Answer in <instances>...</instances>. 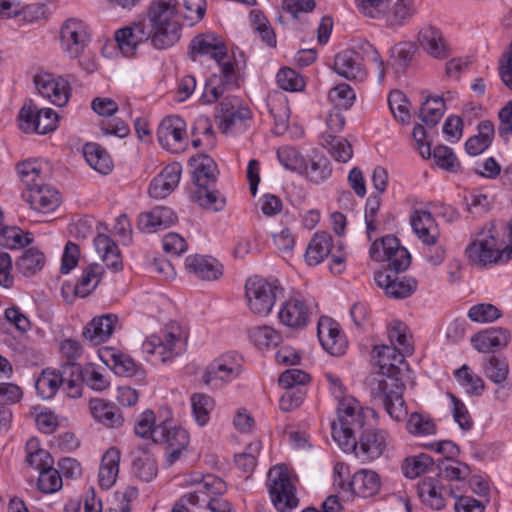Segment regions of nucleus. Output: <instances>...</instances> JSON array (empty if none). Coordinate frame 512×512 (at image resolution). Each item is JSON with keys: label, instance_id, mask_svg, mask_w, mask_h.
Wrapping results in <instances>:
<instances>
[{"label": "nucleus", "instance_id": "nucleus-2", "mask_svg": "<svg viewBox=\"0 0 512 512\" xmlns=\"http://www.w3.org/2000/svg\"><path fill=\"white\" fill-rule=\"evenodd\" d=\"M338 421L331 424L332 437L344 452L355 447V439L368 429V418L374 416V410L362 408L354 398H343L337 408Z\"/></svg>", "mask_w": 512, "mask_h": 512}, {"label": "nucleus", "instance_id": "nucleus-35", "mask_svg": "<svg viewBox=\"0 0 512 512\" xmlns=\"http://www.w3.org/2000/svg\"><path fill=\"white\" fill-rule=\"evenodd\" d=\"M94 247L102 261L113 272L123 269V262L117 244L106 234L98 233L94 239Z\"/></svg>", "mask_w": 512, "mask_h": 512}, {"label": "nucleus", "instance_id": "nucleus-34", "mask_svg": "<svg viewBox=\"0 0 512 512\" xmlns=\"http://www.w3.org/2000/svg\"><path fill=\"white\" fill-rule=\"evenodd\" d=\"M185 268L202 280H216L222 274L221 266L211 257L190 255L185 260Z\"/></svg>", "mask_w": 512, "mask_h": 512}, {"label": "nucleus", "instance_id": "nucleus-25", "mask_svg": "<svg viewBox=\"0 0 512 512\" xmlns=\"http://www.w3.org/2000/svg\"><path fill=\"white\" fill-rule=\"evenodd\" d=\"M118 317L115 314H105L94 317L82 331V337L93 345L107 341L113 334Z\"/></svg>", "mask_w": 512, "mask_h": 512}, {"label": "nucleus", "instance_id": "nucleus-58", "mask_svg": "<svg viewBox=\"0 0 512 512\" xmlns=\"http://www.w3.org/2000/svg\"><path fill=\"white\" fill-rule=\"evenodd\" d=\"M407 430L414 436L434 435L437 427L433 419L420 413H412L406 424Z\"/></svg>", "mask_w": 512, "mask_h": 512}, {"label": "nucleus", "instance_id": "nucleus-17", "mask_svg": "<svg viewBox=\"0 0 512 512\" xmlns=\"http://www.w3.org/2000/svg\"><path fill=\"white\" fill-rule=\"evenodd\" d=\"M388 435L381 429L369 427L361 432L355 439L353 451L362 462H371L380 458L387 448Z\"/></svg>", "mask_w": 512, "mask_h": 512}, {"label": "nucleus", "instance_id": "nucleus-55", "mask_svg": "<svg viewBox=\"0 0 512 512\" xmlns=\"http://www.w3.org/2000/svg\"><path fill=\"white\" fill-rule=\"evenodd\" d=\"M60 386L61 378L57 371L50 369L43 370L35 383V388L43 399L52 398Z\"/></svg>", "mask_w": 512, "mask_h": 512}, {"label": "nucleus", "instance_id": "nucleus-11", "mask_svg": "<svg viewBox=\"0 0 512 512\" xmlns=\"http://www.w3.org/2000/svg\"><path fill=\"white\" fill-rule=\"evenodd\" d=\"M269 493L275 508L280 512L292 510L298 505L296 489L291 483L287 467L276 465L268 472Z\"/></svg>", "mask_w": 512, "mask_h": 512}, {"label": "nucleus", "instance_id": "nucleus-13", "mask_svg": "<svg viewBox=\"0 0 512 512\" xmlns=\"http://www.w3.org/2000/svg\"><path fill=\"white\" fill-rule=\"evenodd\" d=\"M179 342V327L172 325L159 334L148 336L142 343V350L154 360L164 363L179 354L177 350Z\"/></svg>", "mask_w": 512, "mask_h": 512}, {"label": "nucleus", "instance_id": "nucleus-44", "mask_svg": "<svg viewBox=\"0 0 512 512\" xmlns=\"http://www.w3.org/2000/svg\"><path fill=\"white\" fill-rule=\"evenodd\" d=\"M103 273L104 269L100 264L88 265L75 286V294L80 297L89 295L98 286Z\"/></svg>", "mask_w": 512, "mask_h": 512}, {"label": "nucleus", "instance_id": "nucleus-5", "mask_svg": "<svg viewBox=\"0 0 512 512\" xmlns=\"http://www.w3.org/2000/svg\"><path fill=\"white\" fill-rule=\"evenodd\" d=\"M465 253L473 264L485 267L509 261L512 257V248L505 245L491 226L476 235V238L467 246Z\"/></svg>", "mask_w": 512, "mask_h": 512}, {"label": "nucleus", "instance_id": "nucleus-24", "mask_svg": "<svg viewBox=\"0 0 512 512\" xmlns=\"http://www.w3.org/2000/svg\"><path fill=\"white\" fill-rule=\"evenodd\" d=\"M177 221L175 212L165 206H157L149 212L141 213L137 227L144 233H155L160 229L169 228Z\"/></svg>", "mask_w": 512, "mask_h": 512}, {"label": "nucleus", "instance_id": "nucleus-26", "mask_svg": "<svg viewBox=\"0 0 512 512\" xmlns=\"http://www.w3.org/2000/svg\"><path fill=\"white\" fill-rule=\"evenodd\" d=\"M89 409L95 421L107 428L118 429L124 424L121 409L112 402L93 398L89 402Z\"/></svg>", "mask_w": 512, "mask_h": 512}, {"label": "nucleus", "instance_id": "nucleus-1", "mask_svg": "<svg viewBox=\"0 0 512 512\" xmlns=\"http://www.w3.org/2000/svg\"><path fill=\"white\" fill-rule=\"evenodd\" d=\"M399 365H378L379 372L370 384L374 403L384 407L388 415L396 421L403 419L407 413L403 399V372Z\"/></svg>", "mask_w": 512, "mask_h": 512}, {"label": "nucleus", "instance_id": "nucleus-14", "mask_svg": "<svg viewBox=\"0 0 512 512\" xmlns=\"http://www.w3.org/2000/svg\"><path fill=\"white\" fill-rule=\"evenodd\" d=\"M20 129L26 133L47 134L57 128L58 115L51 108L39 109L31 100L19 112Z\"/></svg>", "mask_w": 512, "mask_h": 512}, {"label": "nucleus", "instance_id": "nucleus-46", "mask_svg": "<svg viewBox=\"0 0 512 512\" xmlns=\"http://www.w3.org/2000/svg\"><path fill=\"white\" fill-rule=\"evenodd\" d=\"M332 173L330 161L323 155H315L313 158L306 160V169L303 175L311 182L320 184L326 181Z\"/></svg>", "mask_w": 512, "mask_h": 512}, {"label": "nucleus", "instance_id": "nucleus-42", "mask_svg": "<svg viewBox=\"0 0 512 512\" xmlns=\"http://www.w3.org/2000/svg\"><path fill=\"white\" fill-rule=\"evenodd\" d=\"M83 154L88 165L100 174L107 175L113 169V161L105 148L97 143H87Z\"/></svg>", "mask_w": 512, "mask_h": 512}, {"label": "nucleus", "instance_id": "nucleus-4", "mask_svg": "<svg viewBox=\"0 0 512 512\" xmlns=\"http://www.w3.org/2000/svg\"><path fill=\"white\" fill-rule=\"evenodd\" d=\"M42 164L36 160H27L18 165V174L26 185L24 200L31 208L40 213H50L60 205L58 191L44 183Z\"/></svg>", "mask_w": 512, "mask_h": 512}, {"label": "nucleus", "instance_id": "nucleus-51", "mask_svg": "<svg viewBox=\"0 0 512 512\" xmlns=\"http://www.w3.org/2000/svg\"><path fill=\"white\" fill-rule=\"evenodd\" d=\"M416 47L412 42H400L390 50L391 65L396 73H404L410 64Z\"/></svg>", "mask_w": 512, "mask_h": 512}, {"label": "nucleus", "instance_id": "nucleus-31", "mask_svg": "<svg viewBox=\"0 0 512 512\" xmlns=\"http://www.w3.org/2000/svg\"><path fill=\"white\" fill-rule=\"evenodd\" d=\"M421 47L433 58L444 59L449 56V46L442 32L432 25L424 26L418 33Z\"/></svg>", "mask_w": 512, "mask_h": 512}, {"label": "nucleus", "instance_id": "nucleus-47", "mask_svg": "<svg viewBox=\"0 0 512 512\" xmlns=\"http://www.w3.org/2000/svg\"><path fill=\"white\" fill-rule=\"evenodd\" d=\"M248 334L251 342L260 350L276 347L282 341L281 334L270 326L253 327Z\"/></svg>", "mask_w": 512, "mask_h": 512}, {"label": "nucleus", "instance_id": "nucleus-15", "mask_svg": "<svg viewBox=\"0 0 512 512\" xmlns=\"http://www.w3.org/2000/svg\"><path fill=\"white\" fill-rule=\"evenodd\" d=\"M241 371L242 366L237 356L226 353L207 366L202 380L206 385L218 389L235 380Z\"/></svg>", "mask_w": 512, "mask_h": 512}, {"label": "nucleus", "instance_id": "nucleus-12", "mask_svg": "<svg viewBox=\"0 0 512 512\" xmlns=\"http://www.w3.org/2000/svg\"><path fill=\"white\" fill-rule=\"evenodd\" d=\"M369 254L374 261H387L389 268L396 273L406 270L411 261L408 250L401 246L399 240L393 235L374 241Z\"/></svg>", "mask_w": 512, "mask_h": 512}, {"label": "nucleus", "instance_id": "nucleus-38", "mask_svg": "<svg viewBox=\"0 0 512 512\" xmlns=\"http://www.w3.org/2000/svg\"><path fill=\"white\" fill-rule=\"evenodd\" d=\"M160 417L162 419L157 420L151 410L141 413L134 427L136 435L142 438H151L155 443L163 440L164 416L160 414Z\"/></svg>", "mask_w": 512, "mask_h": 512}, {"label": "nucleus", "instance_id": "nucleus-52", "mask_svg": "<svg viewBox=\"0 0 512 512\" xmlns=\"http://www.w3.org/2000/svg\"><path fill=\"white\" fill-rule=\"evenodd\" d=\"M45 265V255L37 248H29L16 263L19 271L25 276H31L40 271Z\"/></svg>", "mask_w": 512, "mask_h": 512}, {"label": "nucleus", "instance_id": "nucleus-9", "mask_svg": "<svg viewBox=\"0 0 512 512\" xmlns=\"http://www.w3.org/2000/svg\"><path fill=\"white\" fill-rule=\"evenodd\" d=\"M251 117L250 109L235 96L224 97L215 115L219 130L227 136H235L246 131Z\"/></svg>", "mask_w": 512, "mask_h": 512}, {"label": "nucleus", "instance_id": "nucleus-6", "mask_svg": "<svg viewBox=\"0 0 512 512\" xmlns=\"http://www.w3.org/2000/svg\"><path fill=\"white\" fill-rule=\"evenodd\" d=\"M216 176V163L210 157L204 156L193 172L196 188L191 197L202 208L219 212L225 208L226 199L215 189Z\"/></svg>", "mask_w": 512, "mask_h": 512}, {"label": "nucleus", "instance_id": "nucleus-45", "mask_svg": "<svg viewBox=\"0 0 512 512\" xmlns=\"http://www.w3.org/2000/svg\"><path fill=\"white\" fill-rule=\"evenodd\" d=\"M321 144L338 162L346 163L353 155L351 144L346 139L337 137L336 135L322 134Z\"/></svg>", "mask_w": 512, "mask_h": 512}, {"label": "nucleus", "instance_id": "nucleus-30", "mask_svg": "<svg viewBox=\"0 0 512 512\" xmlns=\"http://www.w3.org/2000/svg\"><path fill=\"white\" fill-rule=\"evenodd\" d=\"M410 224L423 244L434 246L437 243L439 231L430 212L415 210L410 216Z\"/></svg>", "mask_w": 512, "mask_h": 512}, {"label": "nucleus", "instance_id": "nucleus-37", "mask_svg": "<svg viewBox=\"0 0 512 512\" xmlns=\"http://www.w3.org/2000/svg\"><path fill=\"white\" fill-rule=\"evenodd\" d=\"M347 485L355 495L367 498L379 491L381 483L376 472L363 469L356 472Z\"/></svg>", "mask_w": 512, "mask_h": 512}, {"label": "nucleus", "instance_id": "nucleus-27", "mask_svg": "<svg viewBox=\"0 0 512 512\" xmlns=\"http://www.w3.org/2000/svg\"><path fill=\"white\" fill-rule=\"evenodd\" d=\"M417 493L422 503L431 509L441 510L446 505L445 496L452 493L448 491L437 478H423L417 486Z\"/></svg>", "mask_w": 512, "mask_h": 512}, {"label": "nucleus", "instance_id": "nucleus-59", "mask_svg": "<svg viewBox=\"0 0 512 512\" xmlns=\"http://www.w3.org/2000/svg\"><path fill=\"white\" fill-rule=\"evenodd\" d=\"M277 157L279 162L287 170L303 173L306 169V160L299 151L293 147L284 146L278 149Z\"/></svg>", "mask_w": 512, "mask_h": 512}, {"label": "nucleus", "instance_id": "nucleus-18", "mask_svg": "<svg viewBox=\"0 0 512 512\" xmlns=\"http://www.w3.org/2000/svg\"><path fill=\"white\" fill-rule=\"evenodd\" d=\"M159 413L164 416V439L157 443H166L167 462L169 465L175 463L186 449L189 443L187 431L178 426H172L171 411L168 408H161Z\"/></svg>", "mask_w": 512, "mask_h": 512}, {"label": "nucleus", "instance_id": "nucleus-49", "mask_svg": "<svg viewBox=\"0 0 512 512\" xmlns=\"http://www.w3.org/2000/svg\"><path fill=\"white\" fill-rule=\"evenodd\" d=\"M482 370L486 378L497 385L505 382L509 373L506 360L495 355L483 359Z\"/></svg>", "mask_w": 512, "mask_h": 512}, {"label": "nucleus", "instance_id": "nucleus-28", "mask_svg": "<svg viewBox=\"0 0 512 512\" xmlns=\"http://www.w3.org/2000/svg\"><path fill=\"white\" fill-rule=\"evenodd\" d=\"M334 71L348 79L363 81L367 76V70L358 59L355 51L350 49L339 52L334 59Z\"/></svg>", "mask_w": 512, "mask_h": 512}, {"label": "nucleus", "instance_id": "nucleus-21", "mask_svg": "<svg viewBox=\"0 0 512 512\" xmlns=\"http://www.w3.org/2000/svg\"><path fill=\"white\" fill-rule=\"evenodd\" d=\"M317 335L322 347L333 356H341L347 349V340L339 324L330 317H321L317 325Z\"/></svg>", "mask_w": 512, "mask_h": 512}, {"label": "nucleus", "instance_id": "nucleus-54", "mask_svg": "<svg viewBox=\"0 0 512 512\" xmlns=\"http://www.w3.org/2000/svg\"><path fill=\"white\" fill-rule=\"evenodd\" d=\"M361 63L370 61L376 65L378 79L381 82L385 77V64L378 50L368 41H360L353 49Z\"/></svg>", "mask_w": 512, "mask_h": 512}, {"label": "nucleus", "instance_id": "nucleus-29", "mask_svg": "<svg viewBox=\"0 0 512 512\" xmlns=\"http://www.w3.org/2000/svg\"><path fill=\"white\" fill-rule=\"evenodd\" d=\"M510 340V333L504 328H489L474 334L472 346L480 353H490L505 347Z\"/></svg>", "mask_w": 512, "mask_h": 512}, {"label": "nucleus", "instance_id": "nucleus-40", "mask_svg": "<svg viewBox=\"0 0 512 512\" xmlns=\"http://www.w3.org/2000/svg\"><path fill=\"white\" fill-rule=\"evenodd\" d=\"M332 236L327 232H318L311 238L305 252V261L309 266L320 264L330 254Z\"/></svg>", "mask_w": 512, "mask_h": 512}, {"label": "nucleus", "instance_id": "nucleus-56", "mask_svg": "<svg viewBox=\"0 0 512 512\" xmlns=\"http://www.w3.org/2000/svg\"><path fill=\"white\" fill-rule=\"evenodd\" d=\"M454 375L461 386L466 389L467 393L479 396L484 391L485 384L483 379L474 374L466 364L457 369Z\"/></svg>", "mask_w": 512, "mask_h": 512}, {"label": "nucleus", "instance_id": "nucleus-7", "mask_svg": "<svg viewBox=\"0 0 512 512\" xmlns=\"http://www.w3.org/2000/svg\"><path fill=\"white\" fill-rule=\"evenodd\" d=\"M388 338L391 345L376 346L373 349V358L377 359V364L382 367L387 364H403L404 357L414 351L406 325L400 321H393L388 328Z\"/></svg>", "mask_w": 512, "mask_h": 512}, {"label": "nucleus", "instance_id": "nucleus-63", "mask_svg": "<svg viewBox=\"0 0 512 512\" xmlns=\"http://www.w3.org/2000/svg\"><path fill=\"white\" fill-rule=\"evenodd\" d=\"M37 485L41 492L52 494L62 488L63 482L59 471L51 466L40 472Z\"/></svg>", "mask_w": 512, "mask_h": 512}, {"label": "nucleus", "instance_id": "nucleus-43", "mask_svg": "<svg viewBox=\"0 0 512 512\" xmlns=\"http://www.w3.org/2000/svg\"><path fill=\"white\" fill-rule=\"evenodd\" d=\"M268 108L274 119L273 133L283 135L289 127L290 109L287 100L284 97L271 99Z\"/></svg>", "mask_w": 512, "mask_h": 512}, {"label": "nucleus", "instance_id": "nucleus-39", "mask_svg": "<svg viewBox=\"0 0 512 512\" xmlns=\"http://www.w3.org/2000/svg\"><path fill=\"white\" fill-rule=\"evenodd\" d=\"M120 452L112 447L102 457L98 473L99 485L102 489H110L116 482L119 473Z\"/></svg>", "mask_w": 512, "mask_h": 512}, {"label": "nucleus", "instance_id": "nucleus-36", "mask_svg": "<svg viewBox=\"0 0 512 512\" xmlns=\"http://www.w3.org/2000/svg\"><path fill=\"white\" fill-rule=\"evenodd\" d=\"M417 9L414 0H396L386 10L384 22L387 28L397 30L406 25L414 17Z\"/></svg>", "mask_w": 512, "mask_h": 512}, {"label": "nucleus", "instance_id": "nucleus-22", "mask_svg": "<svg viewBox=\"0 0 512 512\" xmlns=\"http://www.w3.org/2000/svg\"><path fill=\"white\" fill-rule=\"evenodd\" d=\"M210 56L221 63L227 56V48L223 41L213 33L195 36L189 44V56L196 61L199 56Z\"/></svg>", "mask_w": 512, "mask_h": 512}, {"label": "nucleus", "instance_id": "nucleus-16", "mask_svg": "<svg viewBox=\"0 0 512 512\" xmlns=\"http://www.w3.org/2000/svg\"><path fill=\"white\" fill-rule=\"evenodd\" d=\"M159 144L167 151L179 153L188 145L186 124L179 116H167L157 130Z\"/></svg>", "mask_w": 512, "mask_h": 512}, {"label": "nucleus", "instance_id": "nucleus-10", "mask_svg": "<svg viewBox=\"0 0 512 512\" xmlns=\"http://www.w3.org/2000/svg\"><path fill=\"white\" fill-rule=\"evenodd\" d=\"M60 48L69 59L79 58L91 42L89 26L75 17L66 19L59 30Z\"/></svg>", "mask_w": 512, "mask_h": 512}, {"label": "nucleus", "instance_id": "nucleus-41", "mask_svg": "<svg viewBox=\"0 0 512 512\" xmlns=\"http://www.w3.org/2000/svg\"><path fill=\"white\" fill-rule=\"evenodd\" d=\"M478 134L470 137L465 143V150L471 156L483 153L492 143L495 128L491 121L483 120L477 126Z\"/></svg>", "mask_w": 512, "mask_h": 512}, {"label": "nucleus", "instance_id": "nucleus-19", "mask_svg": "<svg viewBox=\"0 0 512 512\" xmlns=\"http://www.w3.org/2000/svg\"><path fill=\"white\" fill-rule=\"evenodd\" d=\"M114 38L120 51L127 57L135 54L138 45L148 40L152 42L151 31L145 19L118 29Z\"/></svg>", "mask_w": 512, "mask_h": 512}, {"label": "nucleus", "instance_id": "nucleus-20", "mask_svg": "<svg viewBox=\"0 0 512 512\" xmlns=\"http://www.w3.org/2000/svg\"><path fill=\"white\" fill-rule=\"evenodd\" d=\"M34 82L39 93L54 105L64 106L68 102L71 89L62 76L40 73L34 77Z\"/></svg>", "mask_w": 512, "mask_h": 512}, {"label": "nucleus", "instance_id": "nucleus-33", "mask_svg": "<svg viewBox=\"0 0 512 512\" xmlns=\"http://www.w3.org/2000/svg\"><path fill=\"white\" fill-rule=\"evenodd\" d=\"M107 365H111L115 374L124 377L144 376V371L128 355L113 348H105L100 355Z\"/></svg>", "mask_w": 512, "mask_h": 512}, {"label": "nucleus", "instance_id": "nucleus-60", "mask_svg": "<svg viewBox=\"0 0 512 512\" xmlns=\"http://www.w3.org/2000/svg\"><path fill=\"white\" fill-rule=\"evenodd\" d=\"M433 466L432 458L427 454H419L405 459L402 470L406 477L416 478L426 473Z\"/></svg>", "mask_w": 512, "mask_h": 512}, {"label": "nucleus", "instance_id": "nucleus-53", "mask_svg": "<svg viewBox=\"0 0 512 512\" xmlns=\"http://www.w3.org/2000/svg\"><path fill=\"white\" fill-rule=\"evenodd\" d=\"M193 416L198 425L204 426L210 419V413L214 409L215 402L212 397L203 393H195L191 396Z\"/></svg>", "mask_w": 512, "mask_h": 512}, {"label": "nucleus", "instance_id": "nucleus-32", "mask_svg": "<svg viewBox=\"0 0 512 512\" xmlns=\"http://www.w3.org/2000/svg\"><path fill=\"white\" fill-rule=\"evenodd\" d=\"M278 317L283 325L292 329H301L308 323L309 310L303 300L292 298L286 301Z\"/></svg>", "mask_w": 512, "mask_h": 512}, {"label": "nucleus", "instance_id": "nucleus-62", "mask_svg": "<svg viewBox=\"0 0 512 512\" xmlns=\"http://www.w3.org/2000/svg\"><path fill=\"white\" fill-rule=\"evenodd\" d=\"M358 11L371 19H384L385 12L389 8V0H355Z\"/></svg>", "mask_w": 512, "mask_h": 512}, {"label": "nucleus", "instance_id": "nucleus-23", "mask_svg": "<svg viewBox=\"0 0 512 512\" xmlns=\"http://www.w3.org/2000/svg\"><path fill=\"white\" fill-rule=\"evenodd\" d=\"M376 284L385 291V294L394 299L409 297L417 288V281L411 277L392 276L383 271L374 275Z\"/></svg>", "mask_w": 512, "mask_h": 512}, {"label": "nucleus", "instance_id": "nucleus-3", "mask_svg": "<svg viewBox=\"0 0 512 512\" xmlns=\"http://www.w3.org/2000/svg\"><path fill=\"white\" fill-rule=\"evenodd\" d=\"M148 27L154 48L172 47L181 37L176 0H153L147 8Z\"/></svg>", "mask_w": 512, "mask_h": 512}, {"label": "nucleus", "instance_id": "nucleus-50", "mask_svg": "<svg viewBox=\"0 0 512 512\" xmlns=\"http://www.w3.org/2000/svg\"><path fill=\"white\" fill-rule=\"evenodd\" d=\"M132 471L135 477L143 482H151L158 473L156 460L146 451H142L133 460Z\"/></svg>", "mask_w": 512, "mask_h": 512}, {"label": "nucleus", "instance_id": "nucleus-64", "mask_svg": "<svg viewBox=\"0 0 512 512\" xmlns=\"http://www.w3.org/2000/svg\"><path fill=\"white\" fill-rule=\"evenodd\" d=\"M435 163L440 168L449 172H456L460 168V162L451 148L439 145L431 152Z\"/></svg>", "mask_w": 512, "mask_h": 512}, {"label": "nucleus", "instance_id": "nucleus-8", "mask_svg": "<svg viewBox=\"0 0 512 512\" xmlns=\"http://www.w3.org/2000/svg\"><path fill=\"white\" fill-rule=\"evenodd\" d=\"M283 288L278 280H267L259 276L250 277L245 284V293L249 310L259 316L268 315L276 299L282 295Z\"/></svg>", "mask_w": 512, "mask_h": 512}, {"label": "nucleus", "instance_id": "nucleus-48", "mask_svg": "<svg viewBox=\"0 0 512 512\" xmlns=\"http://www.w3.org/2000/svg\"><path fill=\"white\" fill-rule=\"evenodd\" d=\"M26 462L32 468L41 472L46 468H51L54 460L47 450L39 448L38 440L31 438L26 443Z\"/></svg>", "mask_w": 512, "mask_h": 512}, {"label": "nucleus", "instance_id": "nucleus-61", "mask_svg": "<svg viewBox=\"0 0 512 512\" xmlns=\"http://www.w3.org/2000/svg\"><path fill=\"white\" fill-rule=\"evenodd\" d=\"M276 81L279 87L286 91H301L305 87L303 77L289 67H283L278 71Z\"/></svg>", "mask_w": 512, "mask_h": 512}, {"label": "nucleus", "instance_id": "nucleus-57", "mask_svg": "<svg viewBox=\"0 0 512 512\" xmlns=\"http://www.w3.org/2000/svg\"><path fill=\"white\" fill-rule=\"evenodd\" d=\"M445 111L444 100L439 97H428L422 104L420 117L426 125L435 126Z\"/></svg>", "mask_w": 512, "mask_h": 512}]
</instances>
